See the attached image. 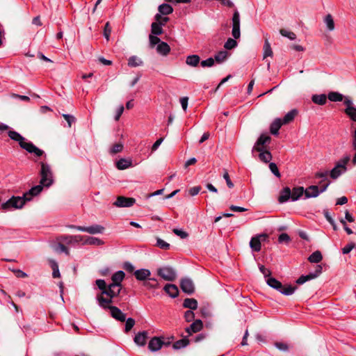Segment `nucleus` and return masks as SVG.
<instances>
[{
    "instance_id": "obj_1",
    "label": "nucleus",
    "mask_w": 356,
    "mask_h": 356,
    "mask_svg": "<svg viewBox=\"0 0 356 356\" xmlns=\"http://www.w3.org/2000/svg\"><path fill=\"white\" fill-rule=\"evenodd\" d=\"M121 284H110L107 291H102L96 296L97 301L102 308H106L113 302V299L117 297L121 291Z\"/></svg>"
},
{
    "instance_id": "obj_2",
    "label": "nucleus",
    "mask_w": 356,
    "mask_h": 356,
    "mask_svg": "<svg viewBox=\"0 0 356 356\" xmlns=\"http://www.w3.org/2000/svg\"><path fill=\"white\" fill-rule=\"evenodd\" d=\"M8 135L10 139L18 142L20 147L26 150L29 153H33L37 156H41L44 154L43 150L37 147L32 143L26 141V139L18 132L10 130L8 132Z\"/></svg>"
},
{
    "instance_id": "obj_3",
    "label": "nucleus",
    "mask_w": 356,
    "mask_h": 356,
    "mask_svg": "<svg viewBox=\"0 0 356 356\" xmlns=\"http://www.w3.org/2000/svg\"><path fill=\"white\" fill-rule=\"evenodd\" d=\"M266 283L269 286L276 289L285 296L292 295L296 289V286L283 285L280 281L272 277L266 279Z\"/></svg>"
},
{
    "instance_id": "obj_4",
    "label": "nucleus",
    "mask_w": 356,
    "mask_h": 356,
    "mask_svg": "<svg viewBox=\"0 0 356 356\" xmlns=\"http://www.w3.org/2000/svg\"><path fill=\"white\" fill-rule=\"evenodd\" d=\"M41 169L40 171V184L44 187H49L54 182L53 172L50 165L45 162H40Z\"/></svg>"
},
{
    "instance_id": "obj_5",
    "label": "nucleus",
    "mask_w": 356,
    "mask_h": 356,
    "mask_svg": "<svg viewBox=\"0 0 356 356\" xmlns=\"http://www.w3.org/2000/svg\"><path fill=\"white\" fill-rule=\"evenodd\" d=\"M350 160L349 155H346L341 159L335 165L334 168L330 172V176L332 179H336L342 174L347 171V164Z\"/></svg>"
},
{
    "instance_id": "obj_6",
    "label": "nucleus",
    "mask_w": 356,
    "mask_h": 356,
    "mask_svg": "<svg viewBox=\"0 0 356 356\" xmlns=\"http://www.w3.org/2000/svg\"><path fill=\"white\" fill-rule=\"evenodd\" d=\"M27 202L24 198V196H13L6 202L1 204V209L3 210H9L11 209H21L24 205L25 202Z\"/></svg>"
},
{
    "instance_id": "obj_7",
    "label": "nucleus",
    "mask_w": 356,
    "mask_h": 356,
    "mask_svg": "<svg viewBox=\"0 0 356 356\" xmlns=\"http://www.w3.org/2000/svg\"><path fill=\"white\" fill-rule=\"evenodd\" d=\"M270 141L271 138L270 136L266 134H261L252 147V154L254 155L256 151L267 149L268 145Z\"/></svg>"
},
{
    "instance_id": "obj_8",
    "label": "nucleus",
    "mask_w": 356,
    "mask_h": 356,
    "mask_svg": "<svg viewBox=\"0 0 356 356\" xmlns=\"http://www.w3.org/2000/svg\"><path fill=\"white\" fill-rule=\"evenodd\" d=\"M268 238L266 234H261L253 236L250 241V247L254 252H259L261 249V242L266 241Z\"/></svg>"
},
{
    "instance_id": "obj_9",
    "label": "nucleus",
    "mask_w": 356,
    "mask_h": 356,
    "mask_svg": "<svg viewBox=\"0 0 356 356\" xmlns=\"http://www.w3.org/2000/svg\"><path fill=\"white\" fill-rule=\"evenodd\" d=\"M157 274L167 281H173L177 277L175 270L170 266L159 268Z\"/></svg>"
},
{
    "instance_id": "obj_10",
    "label": "nucleus",
    "mask_w": 356,
    "mask_h": 356,
    "mask_svg": "<svg viewBox=\"0 0 356 356\" xmlns=\"http://www.w3.org/2000/svg\"><path fill=\"white\" fill-rule=\"evenodd\" d=\"M68 227L79 231L88 232L90 234H101L104 231V227L99 225H94L90 227L76 226L72 225Z\"/></svg>"
},
{
    "instance_id": "obj_11",
    "label": "nucleus",
    "mask_w": 356,
    "mask_h": 356,
    "mask_svg": "<svg viewBox=\"0 0 356 356\" xmlns=\"http://www.w3.org/2000/svg\"><path fill=\"white\" fill-rule=\"evenodd\" d=\"M343 104L346 106L345 109L346 114L353 121L356 122V107L353 106L352 100L349 97H346Z\"/></svg>"
},
{
    "instance_id": "obj_12",
    "label": "nucleus",
    "mask_w": 356,
    "mask_h": 356,
    "mask_svg": "<svg viewBox=\"0 0 356 356\" xmlns=\"http://www.w3.org/2000/svg\"><path fill=\"white\" fill-rule=\"evenodd\" d=\"M136 200L133 197L119 196L114 202V205L117 207H130L133 206Z\"/></svg>"
},
{
    "instance_id": "obj_13",
    "label": "nucleus",
    "mask_w": 356,
    "mask_h": 356,
    "mask_svg": "<svg viewBox=\"0 0 356 356\" xmlns=\"http://www.w3.org/2000/svg\"><path fill=\"white\" fill-rule=\"evenodd\" d=\"M105 309H108L111 316L117 321L124 322L126 320V315L117 307L108 305Z\"/></svg>"
},
{
    "instance_id": "obj_14",
    "label": "nucleus",
    "mask_w": 356,
    "mask_h": 356,
    "mask_svg": "<svg viewBox=\"0 0 356 356\" xmlns=\"http://www.w3.org/2000/svg\"><path fill=\"white\" fill-rule=\"evenodd\" d=\"M57 239L58 241H60L66 244H72L82 242L83 237L81 235H63L59 236Z\"/></svg>"
},
{
    "instance_id": "obj_15",
    "label": "nucleus",
    "mask_w": 356,
    "mask_h": 356,
    "mask_svg": "<svg viewBox=\"0 0 356 356\" xmlns=\"http://www.w3.org/2000/svg\"><path fill=\"white\" fill-rule=\"evenodd\" d=\"M180 287L184 293L188 294H192L195 291L193 282L188 278H184L181 280Z\"/></svg>"
},
{
    "instance_id": "obj_16",
    "label": "nucleus",
    "mask_w": 356,
    "mask_h": 356,
    "mask_svg": "<svg viewBox=\"0 0 356 356\" xmlns=\"http://www.w3.org/2000/svg\"><path fill=\"white\" fill-rule=\"evenodd\" d=\"M44 187V186L40 184L32 187L29 191L24 194V198L26 200V201L31 200L33 197L38 195L42 192Z\"/></svg>"
},
{
    "instance_id": "obj_17",
    "label": "nucleus",
    "mask_w": 356,
    "mask_h": 356,
    "mask_svg": "<svg viewBox=\"0 0 356 356\" xmlns=\"http://www.w3.org/2000/svg\"><path fill=\"white\" fill-rule=\"evenodd\" d=\"M203 324L201 320L195 321L188 327L186 329V332L191 335L193 333H196L202 330Z\"/></svg>"
},
{
    "instance_id": "obj_18",
    "label": "nucleus",
    "mask_w": 356,
    "mask_h": 356,
    "mask_svg": "<svg viewBox=\"0 0 356 356\" xmlns=\"http://www.w3.org/2000/svg\"><path fill=\"white\" fill-rule=\"evenodd\" d=\"M163 344V341L158 337L152 338L148 344V348L151 351H157L160 350Z\"/></svg>"
},
{
    "instance_id": "obj_19",
    "label": "nucleus",
    "mask_w": 356,
    "mask_h": 356,
    "mask_svg": "<svg viewBox=\"0 0 356 356\" xmlns=\"http://www.w3.org/2000/svg\"><path fill=\"white\" fill-rule=\"evenodd\" d=\"M151 272L148 269L141 268L139 270H136L134 272V275L136 280L139 281H145L150 276Z\"/></svg>"
},
{
    "instance_id": "obj_20",
    "label": "nucleus",
    "mask_w": 356,
    "mask_h": 356,
    "mask_svg": "<svg viewBox=\"0 0 356 356\" xmlns=\"http://www.w3.org/2000/svg\"><path fill=\"white\" fill-rule=\"evenodd\" d=\"M321 193L319 188L317 186L312 185L309 186L305 191L306 198L316 197Z\"/></svg>"
},
{
    "instance_id": "obj_21",
    "label": "nucleus",
    "mask_w": 356,
    "mask_h": 356,
    "mask_svg": "<svg viewBox=\"0 0 356 356\" xmlns=\"http://www.w3.org/2000/svg\"><path fill=\"white\" fill-rule=\"evenodd\" d=\"M164 291L172 298H176L179 294L178 288L172 284H167L164 286Z\"/></svg>"
},
{
    "instance_id": "obj_22",
    "label": "nucleus",
    "mask_w": 356,
    "mask_h": 356,
    "mask_svg": "<svg viewBox=\"0 0 356 356\" xmlns=\"http://www.w3.org/2000/svg\"><path fill=\"white\" fill-rule=\"evenodd\" d=\"M282 120L280 118H276L270 124V131L273 135H277L279 130L282 125Z\"/></svg>"
},
{
    "instance_id": "obj_23",
    "label": "nucleus",
    "mask_w": 356,
    "mask_h": 356,
    "mask_svg": "<svg viewBox=\"0 0 356 356\" xmlns=\"http://www.w3.org/2000/svg\"><path fill=\"white\" fill-rule=\"evenodd\" d=\"M200 62V58L198 55L193 54L186 57V63L191 67H197Z\"/></svg>"
},
{
    "instance_id": "obj_24",
    "label": "nucleus",
    "mask_w": 356,
    "mask_h": 356,
    "mask_svg": "<svg viewBox=\"0 0 356 356\" xmlns=\"http://www.w3.org/2000/svg\"><path fill=\"white\" fill-rule=\"evenodd\" d=\"M259 154V159L264 163H269L272 159V154L268 149H262L261 151H257Z\"/></svg>"
},
{
    "instance_id": "obj_25",
    "label": "nucleus",
    "mask_w": 356,
    "mask_h": 356,
    "mask_svg": "<svg viewBox=\"0 0 356 356\" xmlns=\"http://www.w3.org/2000/svg\"><path fill=\"white\" fill-rule=\"evenodd\" d=\"M291 191V200H298L303 194H305V190L303 187H296L293 188Z\"/></svg>"
},
{
    "instance_id": "obj_26",
    "label": "nucleus",
    "mask_w": 356,
    "mask_h": 356,
    "mask_svg": "<svg viewBox=\"0 0 356 356\" xmlns=\"http://www.w3.org/2000/svg\"><path fill=\"white\" fill-rule=\"evenodd\" d=\"M156 51L159 54L163 56H166L170 52V47L166 42H161L158 44Z\"/></svg>"
},
{
    "instance_id": "obj_27",
    "label": "nucleus",
    "mask_w": 356,
    "mask_h": 356,
    "mask_svg": "<svg viewBox=\"0 0 356 356\" xmlns=\"http://www.w3.org/2000/svg\"><path fill=\"white\" fill-rule=\"evenodd\" d=\"M291 191L289 187L284 188L279 197V202L281 203L288 201L290 198L291 199Z\"/></svg>"
},
{
    "instance_id": "obj_28",
    "label": "nucleus",
    "mask_w": 356,
    "mask_h": 356,
    "mask_svg": "<svg viewBox=\"0 0 356 356\" xmlns=\"http://www.w3.org/2000/svg\"><path fill=\"white\" fill-rule=\"evenodd\" d=\"M125 276L124 273L122 270H118L111 277L112 283L116 284H121V282L124 280Z\"/></svg>"
},
{
    "instance_id": "obj_29",
    "label": "nucleus",
    "mask_w": 356,
    "mask_h": 356,
    "mask_svg": "<svg viewBox=\"0 0 356 356\" xmlns=\"http://www.w3.org/2000/svg\"><path fill=\"white\" fill-rule=\"evenodd\" d=\"M146 332H138L134 337V342L139 346H144L146 343Z\"/></svg>"
},
{
    "instance_id": "obj_30",
    "label": "nucleus",
    "mask_w": 356,
    "mask_h": 356,
    "mask_svg": "<svg viewBox=\"0 0 356 356\" xmlns=\"http://www.w3.org/2000/svg\"><path fill=\"white\" fill-rule=\"evenodd\" d=\"M132 165L131 160L126 159H120L116 163V167L119 170H125L131 167Z\"/></svg>"
},
{
    "instance_id": "obj_31",
    "label": "nucleus",
    "mask_w": 356,
    "mask_h": 356,
    "mask_svg": "<svg viewBox=\"0 0 356 356\" xmlns=\"http://www.w3.org/2000/svg\"><path fill=\"white\" fill-rule=\"evenodd\" d=\"M183 306L185 308H188L192 310H195L197 307V302L194 298H186L184 301Z\"/></svg>"
},
{
    "instance_id": "obj_32",
    "label": "nucleus",
    "mask_w": 356,
    "mask_h": 356,
    "mask_svg": "<svg viewBox=\"0 0 356 356\" xmlns=\"http://www.w3.org/2000/svg\"><path fill=\"white\" fill-rule=\"evenodd\" d=\"M263 50H264V54H263L264 59H266L267 57L273 56V52L271 49L270 44L267 39L264 42Z\"/></svg>"
},
{
    "instance_id": "obj_33",
    "label": "nucleus",
    "mask_w": 356,
    "mask_h": 356,
    "mask_svg": "<svg viewBox=\"0 0 356 356\" xmlns=\"http://www.w3.org/2000/svg\"><path fill=\"white\" fill-rule=\"evenodd\" d=\"M158 10L161 15H170L173 12L172 7L168 3H163L160 5Z\"/></svg>"
},
{
    "instance_id": "obj_34",
    "label": "nucleus",
    "mask_w": 356,
    "mask_h": 356,
    "mask_svg": "<svg viewBox=\"0 0 356 356\" xmlns=\"http://www.w3.org/2000/svg\"><path fill=\"white\" fill-rule=\"evenodd\" d=\"M312 102L318 105H324L326 103L327 97L324 94L314 95L312 97Z\"/></svg>"
},
{
    "instance_id": "obj_35",
    "label": "nucleus",
    "mask_w": 356,
    "mask_h": 356,
    "mask_svg": "<svg viewBox=\"0 0 356 356\" xmlns=\"http://www.w3.org/2000/svg\"><path fill=\"white\" fill-rule=\"evenodd\" d=\"M322 259V254L318 250L314 252L308 258L309 261L311 263H319Z\"/></svg>"
},
{
    "instance_id": "obj_36",
    "label": "nucleus",
    "mask_w": 356,
    "mask_h": 356,
    "mask_svg": "<svg viewBox=\"0 0 356 356\" xmlns=\"http://www.w3.org/2000/svg\"><path fill=\"white\" fill-rule=\"evenodd\" d=\"M324 23L325 24L328 31H332L334 29V22L332 16L330 14L327 15L324 17Z\"/></svg>"
},
{
    "instance_id": "obj_37",
    "label": "nucleus",
    "mask_w": 356,
    "mask_h": 356,
    "mask_svg": "<svg viewBox=\"0 0 356 356\" xmlns=\"http://www.w3.org/2000/svg\"><path fill=\"white\" fill-rule=\"evenodd\" d=\"M143 63V60L136 56H132L128 60V65L130 67H138L142 65Z\"/></svg>"
},
{
    "instance_id": "obj_38",
    "label": "nucleus",
    "mask_w": 356,
    "mask_h": 356,
    "mask_svg": "<svg viewBox=\"0 0 356 356\" xmlns=\"http://www.w3.org/2000/svg\"><path fill=\"white\" fill-rule=\"evenodd\" d=\"M228 53L226 51H220L214 56V61L216 60L218 63H223L227 58Z\"/></svg>"
},
{
    "instance_id": "obj_39",
    "label": "nucleus",
    "mask_w": 356,
    "mask_h": 356,
    "mask_svg": "<svg viewBox=\"0 0 356 356\" xmlns=\"http://www.w3.org/2000/svg\"><path fill=\"white\" fill-rule=\"evenodd\" d=\"M143 285L149 289H157L159 287V282L158 281L154 278H149L143 282Z\"/></svg>"
},
{
    "instance_id": "obj_40",
    "label": "nucleus",
    "mask_w": 356,
    "mask_h": 356,
    "mask_svg": "<svg viewBox=\"0 0 356 356\" xmlns=\"http://www.w3.org/2000/svg\"><path fill=\"white\" fill-rule=\"evenodd\" d=\"M297 114V111L293 109V110H291V111H289V113H287L283 120H282V122L283 124H287V123H289L290 122L293 121L295 116Z\"/></svg>"
},
{
    "instance_id": "obj_41",
    "label": "nucleus",
    "mask_w": 356,
    "mask_h": 356,
    "mask_svg": "<svg viewBox=\"0 0 356 356\" xmlns=\"http://www.w3.org/2000/svg\"><path fill=\"white\" fill-rule=\"evenodd\" d=\"M83 244H89V245H102L104 243L102 240H100L98 238L96 237H92L88 236L87 238L82 241Z\"/></svg>"
},
{
    "instance_id": "obj_42",
    "label": "nucleus",
    "mask_w": 356,
    "mask_h": 356,
    "mask_svg": "<svg viewBox=\"0 0 356 356\" xmlns=\"http://www.w3.org/2000/svg\"><path fill=\"white\" fill-rule=\"evenodd\" d=\"M63 243L58 241V244L54 246V250L57 252H64L65 254L69 255L70 251Z\"/></svg>"
},
{
    "instance_id": "obj_43",
    "label": "nucleus",
    "mask_w": 356,
    "mask_h": 356,
    "mask_svg": "<svg viewBox=\"0 0 356 356\" xmlns=\"http://www.w3.org/2000/svg\"><path fill=\"white\" fill-rule=\"evenodd\" d=\"M327 97L332 102H341L343 99V95L337 92H330Z\"/></svg>"
},
{
    "instance_id": "obj_44",
    "label": "nucleus",
    "mask_w": 356,
    "mask_h": 356,
    "mask_svg": "<svg viewBox=\"0 0 356 356\" xmlns=\"http://www.w3.org/2000/svg\"><path fill=\"white\" fill-rule=\"evenodd\" d=\"M151 31L153 35H159L163 33L162 26L157 22H153L151 25Z\"/></svg>"
},
{
    "instance_id": "obj_45",
    "label": "nucleus",
    "mask_w": 356,
    "mask_h": 356,
    "mask_svg": "<svg viewBox=\"0 0 356 356\" xmlns=\"http://www.w3.org/2000/svg\"><path fill=\"white\" fill-rule=\"evenodd\" d=\"M189 343V341L184 338L180 340L177 341L172 345L174 349H180L181 348L186 347Z\"/></svg>"
},
{
    "instance_id": "obj_46",
    "label": "nucleus",
    "mask_w": 356,
    "mask_h": 356,
    "mask_svg": "<svg viewBox=\"0 0 356 356\" xmlns=\"http://www.w3.org/2000/svg\"><path fill=\"white\" fill-rule=\"evenodd\" d=\"M123 149V145L122 143H116L115 145H113L111 148L110 149V154H115L117 153H119L120 152H122Z\"/></svg>"
},
{
    "instance_id": "obj_47",
    "label": "nucleus",
    "mask_w": 356,
    "mask_h": 356,
    "mask_svg": "<svg viewBox=\"0 0 356 356\" xmlns=\"http://www.w3.org/2000/svg\"><path fill=\"white\" fill-rule=\"evenodd\" d=\"M280 33L282 36L286 37L291 40H293L296 38V35L293 32L287 31L286 29H280Z\"/></svg>"
},
{
    "instance_id": "obj_48",
    "label": "nucleus",
    "mask_w": 356,
    "mask_h": 356,
    "mask_svg": "<svg viewBox=\"0 0 356 356\" xmlns=\"http://www.w3.org/2000/svg\"><path fill=\"white\" fill-rule=\"evenodd\" d=\"M126 321L125 323V332H129L135 325V320L132 318H129Z\"/></svg>"
},
{
    "instance_id": "obj_49",
    "label": "nucleus",
    "mask_w": 356,
    "mask_h": 356,
    "mask_svg": "<svg viewBox=\"0 0 356 356\" xmlns=\"http://www.w3.org/2000/svg\"><path fill=\"white\" fill-rule=\"evenodd\" d=\"M232 26H240V15L238 10H235L232 17Z\"/></svg>"
},
{
    "instance_id": "obj_50",
    "label": "nucleus",
    "mask_w": 356,
    "mask_h": 356,
    "mask_svg": "<svg viewBox=\"0 0 356 356\" xmlns=\"http://www.w3.org/2000/svg\"><path fill=\"white\" fill-rule=\"evenodd\" d=\"M236 45H237V42L234 39L229 38L225 43L224 47L226 49H232L234 48L235 47H236Z\"/></svg>"
},
{
    "instance_id": "obj_51",
    "label": "nucleus",
    "mask_w": 356,
    "mask_h": 356,
    "mask_svg": "<svg viewBox=\"0 0 356 356\" xmlns=\"http://www.w3.org/2000/svg\"><path fill=\"white\" fill-rule=\"evenodd\" d=\"M51 268L53 270L52 276L54 278L59 277L60 276L58 266L56 261H51Z\"/></svg>"
},
{
    "instance_id": "obj_52",
    "label": "nucleus",
    "mask_w": 356,
    "mask_h": 356,
    "mask_svg": "<svg viewBox=\"0 0 356 356\" xmlns=\"http://www.w3.org/2000/svg\"><path fill=\"white\" fill-rule=\"evenodd\" d=\"M214 59L211 57L200 62L202 67H210L214 65Z\"/></svg>"
},
{
    "instance_id": "obj_53",
    "label": "nucleus",
    "mask_w": 356,
    "mask_h": 356,
    "mask_svg": "<svg viewBox=\"0 0 356 356\" xmlns=\"http://www.w3.org/2000/svg\"><path fill=\"white\" fill-rule=\"evenodd\" d=\"M269 168H270V171L272 172V173L274 175H275L277 177L280 178L281 177V175L280 173L278 168L275 163H270Z\"/></svg>"
},
{
    "instance_id": "obj_54",
    "label": "nucleus",
    "mask_w": 356,
    "mask_h": 356,
    "mask_svg": "<svg viewBox=\"0 0 356 356\" xmlns=\"http://www.w3.org/2000/svg\"><path fill=\"white\" fill-rule=\"evenodd\" d=\"M95 282L97 287L102 291L101 292L107 291L108 286L104 280H97Z\"/></svg>"
},
{
    "instance_id": "obj_55",
    "label": "nucleus",
    "mask_w": 356,
    "mask_h": 356,
    "mask_svg": "<svg viewBox=\"0 0 356 356\" xmlns=\"http://www.w3.org/2000/svg\"><path fill=\"white\" fill-rule=\"evenodd\" d=\"M330 184V182L327 179L321 180L319 183L320 187H318L320 192L323 193L325 191Z\"/></svg>"
},
{
    "instance_id": "obj_56",
    "label": "nucleus",
    "mask_w": 356,
    "mask_h": 356,
    "mask_svg": "<svg viewBox=\"0 0 356 356\" xmlns=\"http://www.w3.org/2000/svg\"><path fill=\"white\" fill-rule=\"evenodd\" d=\"M156 245L163 250H168L170 248V244L161 238L157 239Z\"/></svg>"
},
{
    "instance_id": "obj_57",
    "label": "nucleus",
    "mask_w": 356,
    "mask_h": 356,
    "mask_svg": "<svg viewBox=\"0 0 356 356\" xmlns=\"http://www.w3.org/2000/svg\"><path fill=\"white\" fill-rule=\"evenodd\" d=\"M63 117L67 121L69 127H71L72 123L75 122L76 121V118L70 114H63Z\"/></svg>"
},
{
    "instance_id": "obj_58",
    "label": "nucleus",
    "mask_w": 356,
    "mask_h": 356,
    "mask_svg": "<svg viewBox=\"0 0 356 356\" xmlns=\"http://www.w3.org/2000/svg\"><path fill=\"white\" fill-rule=\"evenodd\" d=\"M310 280H312V276H311L310 274L307 275H302L297 280L296 283L298 284H302Z\"/></svg>"
},
{
    "instance_id": "obj_59",
    "label": "nucleus",
    "mask_w": 356,
    "mask_h": 356,
    "mask_svg": "<svg viewBox=\"0 0 356 356\" xmlns=\"http://www.w3.org/2000/svg\"><path fill=\"white\" fill-rule=\"evenodd\" d=\"M259 270L266 279L270 277L271 271L269 269L265 268L264 266H259Z\"/></svg>"
},
{
    "instance_id": "obj_60",
    "label": "nucleus",
    "mask_w": 356,
    "mask_h": 356,
    "mask_svg": "<svg viewBox=\"0 0 356 356\" xmlns=\"http://www.w3.org/2000/svg\"><path fill=\"white\" fill-rule=\"evenodd\" d=\"M184 318L187 322H191L194 320L195 314L191 310H188L185 312Z\"/></svg>"
},
{
    "instance_id": "obj_61",
    "label": "nucleus",
    "mask_w": 356,
    "mask_h": 356,
    "mask_svg": "<svg viewBox=\"0 0 356 356\" xmlns=\"http://www.w3.org/2000/svg\"><path fill=\"white\" fill-rule=\"evenodd\" d=\"M173 232L181 238H186L188 236L187 232L179 229H174Z\"/></svg>"
},
{
    "instance_id": "obj_62",
    "label": "nucleus",
    "mask_w": 356,
    "mask_h": 356,
    "mask_svg": "<svg viewBox=\"0 0 356 356\" xmlns=\"http://www.w3.org/2000/svg\"><path fill=\"white\" fill-rule=\"evenodd\" d=\"M291 241L289 236L286 233H282L279 236L278 241L280 243H289Z\"/></svg>"
},
{
    "instance_id": "obj_63",
    "label": "nucleus",
    "mask_w": 356,
    "mask_h": 356,
    "mask_svg": "<svg viewBox=\"0 0 356 356\" xmlns=\"http://www.w3.org/2000/svg\"><path fill=\"white\" fill-rule=\"evenodd\" d=\"M149 39L150 44L152 47L154 46L156 44H159L160 42H161L160 39L156 35H149Z\"/></svg>"
},
{
    "instance_id": "obj_64",
    "label": "nucleus",
    "mask_w": 356,
    "mask_h": 356,
    "mask_svg": "<svg viewBox=\"0 0 356 356\" xmlns=\"http://www.w3.org/2000/svg\"><path fill=\"white\" fill-rule=\"evenodd\" d=\"M232 34L234 39H238L241 36L240 26H232Z\"/></svg>"
}]
</instances>
